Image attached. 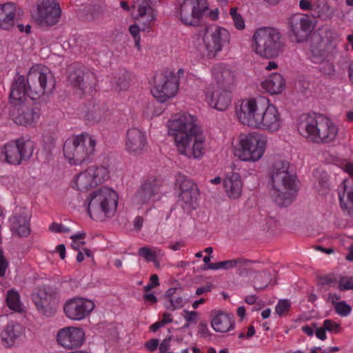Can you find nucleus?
I'll list each match as a JSON object with an SVG mask.
<instances>
[{
    "instance_id": "nucleus-1",
    "label": "nucleus",
    "mask_w": 353,
    "mask_h": 353,
    "mask_svg": "<svg viewBox=\"0 0 353 353\" xmlns=\"http://www.w3.org/2000/svg\"><path fill=\"white\" fill-rule=\"evenodd\" d=\"M239 121L256 130L277 132L283 125L282 114L274 104L265 97H249L241 101L236 108Z\"/></svg>"
},
{
    "instance_id": "nucleus-2",
    "label": "nucleus",
    "mask_w": 353,
    "mask_h": 353,
    "mask_svg": "<svg viewBox=\"0 0 353 353\" xmlns=\"http://www.w3.org/2000/svg\"><path fill=\"white\" fill-rule=\"evenodd\" d=\"M168 128L179 154L194 159L203 156L205 136L194 116L188 112L176 114L168 121Z\"/></svg>"
},
{
    "instance_id": "nucleus-3",
    "label": "nucleus",
    "mask_w": 353,
    "mask_h": 353,
    "mask_svg": "<svg viewBox=\"0 0 353 353\" xmlns=\"http://www.w3.org/2000/svg\"><path fill=\"white\" fill-rule=\"evenodd\" d=\"M55 83V78L48 67L34 65L30 68L26 79L23 75L14 77L10 89V102L17 105L26 99V95L32 100L38 99L52 93Z\"/></svg>"
},
{
    "instance_id": "nucleus-4",
    "label": "nucleus",
    "mask_w": 353,
    "mask_h": 353,
    "mask_svg": "<svg viewBox=\"0 0 353 353\" xmlns=\"http://www.w3.org/2000/svg\"><path fill=\"white\" fill-rule=\"evenodd\" d=\"M268 137L257 131L243 132L234 137L230 145L233 156L241 162L254 163L265 155Z\"/></svg>"
},
{
    "instance_id": "nucleus-5",
    "label": "nucleus",
    "mask_w": 353,
    "mask_h": 353,
    "mask_svg": "<svg viewBox=\"0 0 353 353\" xmlns=\"http://www.w3.org/2000/svg\"><path fill=\"white\" fill-rule=\"evenodd\" d=\"M289 161L279 159L274 161L270 173L273 187L272 195L280 206L290 205L298 191L296 176L289 171Z\"/></svg>"
},
{
    "instance_id": "nucleus-6",
    "label": "nucleus",
    "mask_w": 353,
    "mask_h": 353,
    "mask_svg": "<svg viewBox=\"0 0 353 353\" xmlns=\"http://www.w3.org/2000/svg\"><path fill=\"white\" fill-rule=\"evenodd\" d=\"M231 34L225 27L217 24L207 26L203 33L201 41L194 43V49L202 59H213L230 44Z\"/></svg>"
},
{
    "instance_id": "nucleus-7",
    "label": "nucleus",
    "mask_w": 353,
    "mask_h": 353,
    "mask_svg": "<svg viewBox=\"0 0 353 353\" xmlns=\"http://www.w3.org/2000/svg\"><path fill=\"white\" fill-rule=\"evenodd\" d=\"M281 35L270 27L258 28L251 39V49L258 56L270 59L277 58L282 52Z\"/></svg>"
},
{
    "instance_id": "nucleus-8",
    "label": "nucleus",
    "mask_w": 353,
    "mask_h": 353,
    "mask_svg": "<svg viewBox=\"0 0 353 353\" xmlns=\"http://www.w3.org/2000/svg\"><path fill=\"white\" fill-rule=\"evenodd\" d=\"M132 17L137 21L140 26L133 24L130 26L129 32L134 38L135 46L140 48V31H149L154 25L157 13L150 4V0H135L132 6Z\"/></svg>"
},
{
    "instance_id": "nucleus-9",
    "label": "nucleus",
    "mask_w": 353,
    "mask_h": 353,
    "mask_svg": "<svg viewBox=\"0 0 353 353\" xmlns=\"http://www.w3.org/2000/svg\"><path fill=\"white\" fill-rule=\"evenodd\" d=\"M209 9L207 0H179L174 14L177 20L188 27H196Z\"/></svg>"
},
{
    "instance_id": "nucleus-10",
    "label": "nucleus",
    "mask_w": 353,
    "mask_h": 353,
    "mask_svg": "<svg viewBox=\"0 0 353 353\" xmlns=\"http://www.w3.org/2000/svg\"><path fill=\"white\" fill-rule=\"evenodd\" d=\"M119 194L112 188L103 185L90 190V208L93 212H101L103 216H112L117 211L119 203Z\"/></svg>"
},
{
    "instance_id": "nucleus-11",
    "label": "nucleus",
    "mask_w": 353,
    "mask_h": 353,
    "mask_svg": "<svg viewBox=\"0 0 353 353\" xmlns=\"http://www.w3.org/2000/svg\"><path fill=\"white\" fill-rule=\"evenodd\" d=\"M179 81L175 73L165 70L155 74L151 83L150 92L159 102L164 103L174 98L178 93Z\"/></svg>"
},
{
    "instance_id": "nucleus-12",
    "label": "nucleus",
    "mask_w": 353,
    "mask_h": 353,
    "mask_svg": "<svg viewBox=\"0 0 353 353\" xmlns=\"http://www.w3.org/2000/svg\"><path fill=\"white\" fill-rule=\"evenodd\" d=\"M336 53V45L327 39L318 38L313 40L310 47L309 59L318 64H325L323 72L331 74L334 70L332 61Z\"/></svg>"
},
{
    "instance_id": "nucleus-13",
    "label": "nucleus",
    "mask_w": 353,
    "mask_h": 353,
    "mask_svg": "<svg viewBox=\"0 0 353 353\" xmlns=\"http://www.w3.org/2000/svg\"><path fill=\"white\" fill-rule=\"evenodd\" d=\"M160 199V185L154 178L144 181L132 198V207L137 210L148 211Z\"/></svg>"
},
{
    "instance_id": "nucleus-14",
    "label": "nucleus",
    "mask_w": 353,
    "mask_h": 353,
    "mask_svg": "<svg viewBox=\"0 0 353 353\" xmlns=\"http://www.w3.org/2000/svg\"><path fill=\"white\" fill-rule=\"evenodd\" d=\"M325 117L316 114H303L296 122L299 134L308 141L320 143Z\"/></svg>"
},
{
    "instance_id": "nucleus-15",
    "label": "nucleus",
    "mask_w": 353,
    "mask_h": 353,
    "mask_svg": "<svg viewBox=\"0 0 353 353\" xmlns=\"http://www.w3.org/2000/svg\"><path fill=\"white\" fill-rule=\"evenodd\" d=\"M88 137L86 133L73 136L68 139L63 145V154L71 165L87 164L88 150L85 146Z\"/></svg>"
},
{
    "instance_id": "nucleus-16",
    "label": "nucleus",
    "mask_w": 353,
    "mask_h": 353,
    "mask_svg": "<svg viewBox=\"0 0 353 353\" xmlns=\"http://www.w3.org/2000/svg\"><path fill=\"white\" fill-rule=\"evenodd\" d=\"M33 153V143L23 138L5 144L0 150L1 157L13 165H19L22 161L29 159Z\"/></svg>"
},
{
    "instance_id": "nucleus-17",
    "label": "nucleus",
    "mask_w": 353,
    "mask_h": 353,
    "mask_svg": "<svg viewBox=\"0 0 353 353\" xmlns=\"http://www.w3.org/2000/svg\"><path fill=\"white\" fill-rule=\"evenodd\" d=\"M175 189L178 194V202L183 209L190 210L196 208L199 191L192 180L184 175H178Z\"/></svg>"
},
{
    "instance_id": "nucleus-18",
    "label": "nucleus",
    "mask_w": 353,
    "mask_h": 353,
    "mask_svg": "<svg viewBox=\"0 0 353 353\" xmlns=\"http://www.w3.org/2000/svg\"><path fill=\"white\" fill-rule=\"evenodd\" d=\"M290 36L294 42L301 43L306 41L315 28L310 17L306 14L296 13L288 19Z\"/></svg>"
},
{
    "instance_id": "nucleus-19",
    "label": "nucleus",
    "mask_w": 353,
    "mask_h": 353,
    "mask_svg": "<svg viewBox=\"0 0 353 353\" xmlns=\"http://www.w3.org/2000/svg\"><path fill=\"white\" fill-rule=\"evenodd\" d=\"M56 339L58 345L66 350L78 349L85 341V332L79 327H64L57 332Z\"/></svg>"
},
{
    "instance_id": "nucleus-20",
    "label": "nucleus",
    "mask_w": 353,
    "mask_h": 353,
    "mask_svg": "<svg viewBox=\"0 0 353 353\" xmlns=\"http://www.w3.org/2000/svg\"><path fill=\"white\" fill-rule=\"evenodd\" d=\"M61 10L54 0H42L37 5V13L34 18L41 26H53L61 18Z\"/></svg>"
},
{
    "instance_id": "nucleus-21",
    "label": "nucleus",
    "mask_w": 353,
    "mask_h": 353,
    "mask_svg": "<svg viewBox=\"0 0 353 353\" xmlns=\"http://www.w3.org/2000/svg\"><path fill=\"white\" fill-rule=\"evenodd\" d=\"M344 171L350 176L343 181L338 187V196L341 208L349 214L353 213V164L347 163Z\"/></svg>"
},
{
    "instance_id": "nucleus-22",
    "label": "nucleus",
    "mask_w": 353,
    "mask_h": 353,
    "mask_svg": "<svg viewBox=\"0 0 353 353\" xmlns=\"http://www.w3.org/2000/svg\"><path fill=\"white\" fill-rule=\"evenodd\" d=\"M204 101L210 108L218 111H225L231 105L232 94L223 87L210 85L205 92Z\"/></svg>"
},
{
    "instance_id": "nucleus-23",
    "label": "nucleus",
    "mask_w": 353,
    "mask_h": 353,
    "mask_svg": "<svg viewBox=\"0 0 353 353\" xmlns=\"http://www.w3.org/2000/svg\"><path fill=\"white\" fill-rule=\"evenodd\" d=\"M148 145L147 137L144 132L137 128H132L126 132L125 140V150L132 154H142Z\"/></svg>"
},
{
    "instance_id": "nucleus-24",
    "label": "nucleus",
    "mask_w": 353,
    "mask_h": 353,
    "mask_svg": "<svg viewBox=\"0 0 353 353\" xmlns=\"http://www.w3.org/2000/svg\"><path fill=\"white\" fill-rule=\"evenodd\" d=\"M31 212L26 208H19L10 217V228L19 236L26 237L30 234Z\"/></svg>"
},
{
    "instance_id": "nucleus-25",
    "label": "nucleus",
    "mask_w": 353,
    "mask_h": 353,
    "mask_svg": "<svg viewBox=\"0 0 353 353\" xmlns=\"http://www.w3.org/2000/svg\"><path fill=\"white\" fill-rule=\"evenodd\" d=\"M37 309L46 316L50 317L55 314V299L52 294L48 292L46 287L41 288L32 296Z\"/></svg>"
},
{
    "instance_id": "nucleus-26",
    "label": "nucleus",
    "mask_w": 353,
    "mask_h": 353,
    "mask_svg": "<svg viewBox=\"0 0 353 353\" xmlns=\"http://www.w3.org/2000/svg\"><path fill=\"white\" fill-rule=\"evenodd\" d=\"M14 123L21 125H34L39 119L41 110L39 107L21 106L14 108L11 113Z\"/></svg>"
},
{
    "instance_id": "nucleus-27",
    "label": "nucleus",
    "mask_w": 353,
    "mask_h": 353,
    "mask_svg": "<svg viewBox=\"0 0 353 353\" xmlns=\"http://www.w3.org/2000/svg\"><path fill=\"white\" fill-rule=\"evenodd\" d=\"M210 324L214 332L221 334L232 331L236 326L233 314L220 310L212 313Z\"/></svg>"
},
{
    "instance_id": "nucleus-28",
    "label": "nucleus",
    "mask_w": 353,
    "mask_h": 353,
    "mask_svg": "<svg viewBox=\"0 0 353 353\" xmlns=\"http://www.w3.org/2000/svg\"><path fill=\"white\" fill-rule=\"evenodd\" d=\"M223 187L226 196L230 199L241 197L243 192V181L239 173L231 172L223 179Z\"/></svg>"
},
{
    "instance_id": "nucleus-29",
    "label": "nucleus",
    "mask_w": 353,
    "mask_h": 353,
    "mask_svg": "<svg viewBox=\"0 0 353 353\" xmlns=\"http://www.w3.org/2000/svg\"><path fill=\"white\" fill-rule=\"evenodd\" d=\"M66 316L74 321L83 319L87 314V300L81 297H75L68 300L64 305Z\"/></svg>"
},
{
    "instance_id": "nucleus-30",
    "label": "nucleus",
    "mask_w": 353,
    "mask_h": 353,
    "mask_svg": "<svg viewBox=\"0 0 353 353\" xmlns=\"http://www.w3.org/2000/svg\"><path fill=\"white\" fill-rule=\"evenodd\" d=\"M285 77L279 72H272L261 83V88L270 95L282 94L286 88Z\"/></svg>"
},
{
    "instance_id": "nucleus-31",
    "label": "nucleus",
    "mask_w": 353,
    "mask_h": 353,
    "mask_svg": "<svg viewBox=\"0 0 353 353\" xmlns=\"http://www.w3.org/2000/svg\"><path fill=\"white\" fill-rule=\"evenodd\" d=\"M211 79L217 86H228L234 82L233 72L223 63H218L211 68Z\"/></svg>"
},
{
    "instance_id": "nucleus-32",
    "label": "nucleus",
    "mask_w": 353,
    "mask_h": 353,
    "mask_svg": "<svg viewBox=\"0 0 353 353\" xmlns=\"http://www.w3.org/2000/svg\"><path fill=\"white\" fill-rule=\"evenodd\" d=\"M17 10V6L11 2L0 5V28L8 30L14 26Z\"/></svg>"
},
{
    "instance_id": "nucleus-33",
    "label": "nucleus",
    "mask_w": 353,
    "mask_h": 353,
    "mask_svg": "<svg viewBox=\"0 0 353 353\" xmlns=\"http://www.w3.org/2000/svg\"><path fill=\"white\" fill-rule=\"evenodd\" d=\"M322 135L320 143H332L338 140L339 134V128L330 118H325L323 128H322Z\"/></svg>"
},
{
    "instance_id": "nucleus-34",
    "label": "nucleus",
    "mask_w": 353,
    "mask_h": 353,
    "mask_svg": "<svg viewBox=\"0 0 353 353\" xmlns=\"http://www.w3.org/2000/svg\"><path fill=\"white\" fill-rule=\"evenodd\" d=\"M19 327V325L13 323L6 325L1 333V340L5 347H8L14 345L16 339L20 334L18 330Z\"/></svg>"
},
{
    "instance_id": "nucleus-35",
    "label": "nucleus",
    "mask_w": 353,
    "mask_h": 353,
    "mask_svg": "<svg viewBox=\"0 0 353 353\" xmlns=\"http://www.w3.org/2000/svg\"><path fill=\"white\" fill-rule=\"evenodd\" d=\"M109 172L105 165H92L90 168V186H95L108 180Z\"/></svg>"
},
{
    "instance_id": "nucleus-36",
    "label": "nucleus",
    "mask_w": 353,
    "mask_h": 353,
    "mask_svg": "<svg viewBox=\"0 0 353 353\" xmlns=\"http://www.w3.org/2000/svg\"><path fill=\"white\" fill-rule=\"evenodd\" d=\"M85 67L81 65H75L69 74V81L74 86L83 90L85 87L84 76Z\"/></svg>"
},
{
    "instance_id": "nucleus-37",
    "label": "nucleus",
    "mask_w": 353,
    "mask_h": 353,
    "mask_svg": "<svg viewBox=\"0 0 353 353\" xmlns=\"http://www.w3.org/2000/svg\"><path fill=\"white\" fill-rule=\"evenodd\" d=\"M112 88L117 91L126 90L129 87V75L126 71L114 74L111 80Z\"/></svg>"
},
{
    "instance_id": "nucleus-38",
    "label": "nucleus",
    "mask_w": 353,
    "mask_h": 353,
    "mask_svg": "<svg viewBox=\"0 0 353 353\" xmlns=\"http://www.w3.org/2000/svg\"><path fill=\"white\" fill-rule=\"evenodd\" d=\"M313 12L314 17L323 21L330 20L334 14L333 8L327 3H323L314 7Z\"/></svg>"
},
{
    "instance_id": "nucleus-39",
    "label": "nucleus",
    "mask_w": 353,
    "mask_h": 353,
    "mask_svg": "<svg viewBox=\"0 0 353 353\" xmlns=\"http://www.w3.org/2000/svg\"><path fill=\"white\" fill-rule=\"evenodd\" d=\"M138 253L148 262L154 261L156 258H161L164 255L163 251L157 247H143L139 250Z\"/></svg>"
},
{
    "instance_id": "nucleus-40",
    "label": "nucleus",
    "mask_w": 353,
    "mask_h": 353,
    "mask_svg": "<svg viewBox=\"0 0 353 353\" xmlns=\"http://www.w3.org/2000/svg\"><path fill=\"white\" fill-rule=\"evenodd\" d=\"M229 15L232 19L234 27L239 31L245 29V20L241 11L237 7H232L229 11Z\"/></svg>"
},
{
    "instance_id": "nucleus-41",
    "label": "nucleus",
    "mask_w": 353,
    "mask_h": 353,
    "mask_svg": "<svg viewBox=\"0 0 353 353\" xmlns=\"http://www.w3.org/2000/svg\"><path fill=\"white\" fill-rule=\"evenodd\" d=\"M85 232H79L77 234L72 235L70 239L72 240L71 243L72 248L77 251H83L86 256H88V249L85 248L86 242Z\"/></svg>"
},
{
    "instance_id": "nucleus-42",
    "label": "nucleus",
    "mask_w": 353,
    "mask_h": 353,
    "mask_svg": "<svg viewBox=\"0 0 353 353\" xmlns=\"http://www.w3.org/2000/svg\"><path fill=\"white\" fill-rule=\"evenodd\" d=\"M6 303L8 307L14 311H19L21 309V302L19 293L14 290H10L7 292Z\"/></svg>"
},
{
    "instance_id": "nucleus-43",
    "label": "nucleus",
    "mask_w": 353,
    "mask_h": 353,
    "mask_svg": "<svg viewBox=\"0 0 353 353\" xmlns=\"http://www.w3.org/2000/svg\"><path fill=\"white\" fill-rule=\"evenodd\" d=\"M75 187L77 189L81 192L87 193L88 191V173L85 169L84 171L79 173L75 179Z\"/></svg>"
},
{
    "instance_id": "nucleus-44",
    "label": "nucleus",
    "mask_w": 353,
    "mask_h": 353,
    "mask_svg": "<svg viewBox=\"0 0 353 353\" xmlns=\"http://www.w3.org/2000/svg\"><path fill=\"white\" fill-rule=\"evenodd\" d=\"M223 262V270H228L235 268H242L246 266L248 263H252V261L246 260L243 258H238L232 260L224 261Z\"/></svg>"
},
{
    "instance_id": "nucleus-45",
    "label": "nucleus",
    "mask_w": 353,
    "mask_h": 353,
    "mask_svg": "<svg viewBox=\"0 0 353 353\" xmlns=\"http://www.w3.org/2000/svg\"><path fill=\"white\" fill-rule=\"evenodd\" d=\"M185 304V301L184 299L180 296H176L166 300L164 303V306L167 310L174 311L183 307Z\"/></svg>"
},
{
    "instance_id": "nucleus-46",
    "label": "nucleus",
    "mask_w": 353,
    "mask_h": 353,
    "mask_svg": "<svg viewBox=\"0 0 353 353\" xmlns=\"http://www.w3.org/2000/svg\"><path fill=\"white\" fill-rule=\"evenodd\" d=\"M185 323L183 327L188 328L191 325H195L199 319V314L196 311L183 310L182 314Z\"/></svg>"
},
{
    "instance_id": "nucleus-47",
    "label": "nucleus",
    "mask_w": 353,
    "mask_h": 353,
    "mask_svg": "<svg viewBox=\"0 0 353 353\" xmlns=\"http://www.w3.org/2000/svg\"><path fill=\"white\" fill-rule=\"evenodd\" d=\"M336 312L341 316H347L352 312V307L345 301H341L335 304Z\"/></svg>"
},
{
    "instance_id": "nucleus-48",
    "label": "nucleus",
    "mask_w": 353,
    "mask_h": 353,
    "mask_svg": "<svg viewBox=\"0 0 353 353\" xmlns=\"http://www.w3.org/2000/svg\"><path fill=\"white\" fill-rule=\"evenodd\" d=\"M338 288L341 291L353 290V276H343L339 281Z\"/></svg>"
},
{
    "instance_id": "nucleus-49",
    "label": "nucleus",
    "mask_w": 353,
    "mask_h": 353,
    "mask_svg": "<svg viewBox=\"0 0 353 353\" xmlns=\"http://www.w3.org/2000/svg\"><path fill=\"white\" fill-rule=\"evenodd\" d=\"M291 306L290 302L288 299L280 300L275 307V312L279 316L285 314Z\"/></svg>"
},
{
    "instance_id": "nucleus-50",
    "label": "nucleus",
    "mask_w": 353,
    "mask_h": 353,
    "mask_svg": "<svg viewBox=\"0 0 353 353\" xmlns=\"http://www.w3.org/2000/svg\"><path fill=\"white\" fill-rule=\"evenodd\" d=\"M197 335L201 338L210 339L212 334L208 328L207 323L201 321L197 326Z\"/></svg>"
},
{
    "instance_id": "nucleus-51",
    "label": "nucleus",
    "mask_w": 353,
    "mask_h": 353,
    "mask_svg": "<svg viewBox=\"0 0 353 353\" xmlns=\"http://www.w3.org/2000/svg\"><path fill=\"white\" fill-rule=\"evenodd\" d=\"M323 327L328 332H338L340 329V325L330 319H326L323 321Z\"/></svg>"
},
{
    "instance_id": "nucleus-52",
    "label": "nucleus",
    "mask_w": 353,
    "mask_h": 353,
    "mask_svg": "<svg viewBox=\"0 0 353 353\" xmlns=\"http://www.w3.org/2000/svg\"><path fill=\"white\" fill-rule=\"evenodd\" d=\"M159 277L157 274H152L150 276V282L143 288L145 292H149L152 288L159 285Z\"/></svg>"
},
{
    "instance_id": "nucleus-53",
    "label": "nucleus",
    "mask_w": 353,
    "mask_h": 353,
    "mask_svg": "<svg viewBox=\"0 0 353 353\" xmlns=\"http://www.w3.org/2000/svg\"><path fill=\"white\" fill-rule=\"evenodd\" d=\"M50 229L52 232H69L70 231L69 228H67L61 224H59L57 223H52L50 226Z\"/></svg>"
},
{
    "instance_id": "nucleus-54",
    "label": "nucleus",
    "mask_w": 353,
    "mask_h": 353,
    "mask_svg": "<svg viewBox=\"0 0 353 353\" xmlns=\"http://www.w3.org/2000/svg\"><path fill=\"white\" fill-rule=\"evenodd\" d=\"M8 268V263L0 250V276H3Z\"/></svg>"
},
{
    "instance_id": "nucleus-55",
    "label": "nucleus",
    "mask_w": 353,
    "mask_h": 353,
    "mask_svg": "<svg viewBox=\"0 0 353 353\" xmlns=\"http://www.w3.org/2000/svg\"><path fill=\"white\" fill-rule=\"evenodd\" d=\"M316 325V324H312V325H305L302 326V331L305 333L307 336H312L315 332Z\"/></svg>"
},
{
    "instance_id": "nucleus-56",
    "label": "nucleus",
    "mask_w": 353,
    "mask_h": 353,
    "mask_svg": "<svg viewBox=\"0 0 353 353\" xmlns=\"http://www.w3.org/2000/svg\"><path fill=\"white\" fill-rule=\"evenodd\" d=\"M299 8L302 10L307 11L314 9L311 1L310 0H300L299 1Z\"/></svg>"
},
{
    "instance_id": "nucleus-57",
    "label": "nucleus",
    "mask_w": 353,
    "mask_h": 353,
    "mask_svg": "<svg viewBox=\"0 0 353 353\" xmlns=\"http://www.w3.org/2000/svg\"><path fill=\"white\" fill-rule=\"evenodd\" d=\"M159 340L155 339H151L145 343L146 348L150 352H153L157 350Z\"/></svg>"
},
{
    "instance_id": "nucleus-58",
    "label": "nucleus",
    "mask_w": 353,
    "mask_h": 353,
    "mask_svg": "<svg viewBox=\"0 0 353 353\" xmlns=\"http://www.w3.org/2000/svg\"><path fill=\"white\" fill-rule=\"evenodd\" d=\"M325 331L327 330L325 329L324 327L319 328L316 327L315 334L316 337L320 340L325 341L327 339Z\"/></svg>"
},
{
    "instance_id": "nucleus-59",
    "label": "nucleus",
    "mask_w": 353,
    "mask_h": 353,
    "mask_svg": "<svg viewBox=\"0 0 353 353\" xmlns=\"http://www.w3.org/2000/svg\"><path fill=\"white\" fill-rule=\"evenodd\" d=\"M179 290V288H170L168 289L164 294L165 299L166 300H168L172 297H175V294H176L177 291Z\"/></svg>"
},
{
    "instance_id": "nucleus-60",
    "label": "nucleus",
    "mask_w": 353,
    "mask_h": 353,
    "mask_svg": "<svg viewBox=\"0 0 353 353\" xmlns=\"http://www.w3.org/2000/svg\"><path fill=\"white\" fill-rule=\"evenodd\" d=\"M170 339H164L159 345V350L161 352H165L170 348Z\"/></svg>"
},
{
    "instance_id": "nucleus-61",
    "label": "nucleus",
    "mask_w": 353,
    "mask_h": 353,
    "mask_svg": "<svg viewBox=\"0 0 353 353\" xmlns=\"http://www.w3.org/2000/svg\"><path fill=\"white\" fill-rule=\"evenodd\" d=\"M143 224V219L141 216H137L134 218L133 221L134 228L139 230Z\"/></svg>"
},
{
    "instance_id": "nucleus-62",
    "label": "nucleus",
    "mask_w": 353,
    "mask_h": 353,
    "mask_svg": "<svg viewBox=\"0 0 353 353\" xmlns=\"http://www.w3.org/2000/svg\"><path fill=\"white\" fill-rule=\"evenodd\" d=\"M223 262H217V263H212L208 265V267H204V270H218L223 269Z\"/></svg>"
},
{
    "instance_id": "nucleus-63",
    "label": "nucleus",
    "mask_w": 353,
    "mask_h": 353,
    "mask_svg": "<svg viewBox=\"0 0 353 353\" xmlns=\"http://www.w3.org/2000/svg\"><path fill=\"white\" fill-rule=\"evenodd\" d=\"M143 299L145 301H146L152 304L156 303L157 302V296L154 294H152V293H148V294H144Z\"/></svg>"
},
{
    "instance_id": "nucleus-64",
    "label": "nucleus",
    "mask_w": 353,
    "mask_h": 353,
    "mask_svg": "<svg viewBox=\"0 0 353 353\" xmlns=\"http://www.w3.org/2000/svg\"><path fill=\"white\" fill-rule=\"evenodd\" d=\"M340 299L341 296L338 295L336 293H330L327 296L328 301L334 305V307L335 306V304L339 302L338 301Z\"/></svg>"
}]
</instances>
